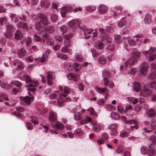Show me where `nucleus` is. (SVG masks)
Here are the masks:
<instances>
[{
	"label": "nucleus",
	"mask_w": 156,
	"mask_h": 156,
	"mask_svg": "<svg viewBox=\"0 0 156 156\" xmlns=\"http://www.w3.org/2000/svg\"><path fill=\"white\" fill-rule=\"evenodd\" d=\"M38 17L40 20L39 22L36 23V30L39 34L43 32L44 30L49 33H52L54 31V29L52 26H49L46 28H44L45 26L48 24L46 16L43 14H39L38 15Z\"/></svg>",
	"instance_id": "1"
},
{
	"label": "nucleus",
	"mask_w": 156,
	"mask_h": 156,
	"mask_svg": "<svg viewBox=\"0 0 156 156\" xmlns=\"http://www.w3.org/2000/svg\"><path fill=\"white\" fill-rule=\"evenodd\" d=\"M59 88L60 90L64 93L60 94V97L58 100V105L59 106H61L63 105L65 98L67 94L69 92L70 89L66 86L64 87V89L62 87L59 86Z\"/></svg>",
	"instance_id": "2"
},
{
	"label": "nucleus",
	"mask_w": 156,
	"mask_h": 156,
	"mask_svg": "<svg viewBox=\"0 0 156 156\" xmlns=\"http://www.w3.org/2000/svg\"><path fill=\"white\" fill-rule=\"evenodd\" d=\"M118 127V125L116 123H112L108 125V129L110 130V134L112 137H114L117 135Z\"/></svg>",
	"instance_id": "3"
},
{
	"label": "nucleus",
	"mask_w": 156,
	"mask_h": 156,
	"mask_svg": "<svg viewBox=\"0 0 156 156\" xmlns=\"http://www.w3.org/2000/svg\"><path fill=\"white\" fill-rule=\"evenodd\" d=\"M39 84V82L37 81H32L28 85V94L29 95L34 94V92L36 91V87H37Z\"/></svg>",
	"instance_id": "4"
},
{
	"label": "nucleus",
	"mask_w": 156,
	"mask_h": 156,
	"mask_svg": "<svg viewBox=\"0 0 156 156\" xmlns=\"http://www.w3.org/2000/svg\"><path fill=\"white\" fill-rule=\"evenodd\" d=\"M147 84H146L143 87L142 90H141L139 93L140 96L148 97L150 96L152 94V91L149 87H147Z\"/></svg>",
	"instance_id": "5"
},
{
	"label": "nucleus",
	"mask_w": 156,
	"mask_h": 156,
	"mask_svg": "<svg viewBox=\"0 0 156 156\" xmlns=\"http://www.w3.org/2000/svg\"><path fill=\"white\" fill-rule=\"evenodd\" d=\"M149 67L147 62H143L141 64L140 67V72L142 74L146 75L147 73V69Z\"/></svg>",
	"instance_id": "6"
},
{
	"label": "nucleus",
	"mask_w": 156,
	"mask_h": 156,
	"mask_svg": "<svg viewBox=\"0 0 156 156\" xmlns=\"http://www.w3.org/2000/svg\"><path fill=\"white\" fill-rule=\"evenodd\" d=\"M47 77L48 84V85H52L53 83V80L55 77V73L51 72H48L47 73Z\"/></svg>",
	"instance_id": "7"
},
{
	"label": "nucleus",
	"mask_w": 156,
	"mask_h": 156,
	"mask_svg": "<svg viewBox=\"0 0 156 156\" xmlns=\"http://www.w3.org/2000/svg\"><path fill=\"white\" fill-rule=\"evenodd\" d=\"M13 65L17 67L16 69L17 70H21L23 69V64L19 59L14 60L13 61Z\"/></svg>",
	"instance_id": "8"
},
{
	"label": "nucleus",
	"mask_w": 156,
	"mask_h": 156,
	"mask_svg": "<svg viewBox=\"0 0 156 156\" xmlns=\"http://www.w3.org/2000/svg\"><path fill=\"white\" fill-rule=\"evenodd\" d=\"M137 62L136 59H134L133 57H132L129 58L127 62L125 63V67H127L128 64L131 66L134 65Z\"/></svg>",
	"instance_id": "9"
},
{
	"label": "nucleus",
	"mask_w": 156,
	"mask_h": 156,
	"mask_svg": "<svg viewBox=\"0 0 156 156\" xmlns=\"http://www.w3.org/2000/svg\"><path fill=\"white\" fill-rule=\"evenodd\" d=\"M42 37L45 38L46 43L48 45H52L54 44L53 40L52 38H50L48 35L47 34H44L43 36Z\"/></svg>",
	"instance_id": "10"
},
{
	"label": "nucleus",
	"mask_w": 156,
	"mask_h": 156,
	"mask_svg": "<svg viewBox=\"0 0 156 156\" xmlns=\"http://www.w3.org/2000/svg\"><path fill=\"white\" fill-rule=\"evenodd\" d=\"M26 54V51L24 48H21L17 51V55L18 57L21 59L23 58Z\"/></svg>",
	"instance_id": "11"
},
{
	"label": "nucleus",
	"mask_w": 156,
	"mask_h": 156,
	"mask_svg": "<svg viewBox=\"0 0 156 156\" xmlns=\"http://www.w3.org/2000/svg\"><path fill=\"white\" fill-rule=\"evenodd\" d=\"M57 116L56 113L54 112H51L49 114V119L51 122L55 121L57 119Z\"/></svg>",
	"instance_id": "12"
},
{
	"label": "nucleus",
	"mask_w": 156,
	"mask_h": 156,
	"mask_svg": "<svg viewBox=\"0 0 156 156\" xmlns=\"http://www.w3.org/2000/svg\"><path fill=\"white\" fill-rule=\"evenodd\" d=\"M99 31L101 33V36H102V37H104L106 32H113V30L112 28L109 27H108L106 28V30H105L102 28H100L99 29Z\"/></svg>",
	"instance_id": "13"
},
{
	"label": "nucleus",
	"mask_w": 156,
	"mask_h": 156,
	"mask_svg": "<svg viewBox=\"0 0 156 156\" xmlns=\"http://www.w3.org/2000/svg\"><path fill=\"white\" fill-rule=\"evenodd\" d=\"M20 100L22 103L27 105H30L31 100V98L29 96H26L23 98L20 97Z\"/></svg>",
	"instance_id": "14"
},
{
	"label": "nucleus",
	"mask_w": 156,
	"mask_h": 156,
	"mask_svg": "<svg viewBox=\"0 0 156 156\" xmlns=\"http://www.w3.org/2000/svg\"><path fill=\"white\" fill-rule=\"evenodd\" d=\"M81 22V20L79 19L73 20L70 21L68 23L69 27L73 28L76 24H79Z\"/></svg>",
	"instance_id": "15"
},
{
	"label": "nucleus",
	"mask_w": 156,
	"mask_h": 156,
	"mask_svg": "<svg viewBox=\"0 0 156 156\" xmlns=\"http://www.w3.org/2000/svg\"><path fill=\"white\" fill-rule=\"evenodd\" d=\"M23 36V34L19 30H17L15 32L14 38L16 40H19L22 39Z\"/></svg>",
	"instance_id": "16"
},
{
	"label": "nucleus",
	"mask_w": 156,
	"mask_h": 156,
	"mask_svg": "<svg viewBox=\"0 0 156 156\" xmlns=\"http://www.w3.org/2000/svg\"><path fill=\"white\" fill-rule=\"evenodd\" d=\"M156 51V48L154 47H151L147 51H142L144 55H146L147 54H152Z\"/></svg>",
	"instance_id": "17"
},
{
	"label": "nucleus",
	"mask_w": 156,
	"mask_h": 156,
	"mask_svg": "<svg viewBox=\"0 0 156 156\" xmlns=\"http://www.w3.org/2000/svg\"><path fill=\"white\" fill-rule=\"evenodd\" d=\"M93 124V129L95 132H99L101 129V128L97 123L95 122H92Z\"/></svg>",
	"instance_id": "18"
},
{
	"label": "nucleus",
	"mask_w": 156,
	"mask_h": 156,
	"mask_svg": "<svg viewBox=\"0 0 156 156\" xmlns=\"http://www.w3.org/2000/svg\"><path fill=\"white\" fill-rule=\"evenodd\" d=\"M52 127L56 130L63 129L64 128V126L62 123L57 121L55 122V125L52 126Z\"/></svg>",
	"instance_id": "19"
},
{
	"label": "nucleus",
	"mask_w": 156,
	"mask_h": 156,
	"mask_svg": "<svg viewBox=\"0 0 156 156\" xmlns=\"http://www.w3.org/2000/svg\"><path fill=\"white\" fill-rule=\"evenodd\" d=\"M98 10L99 13L102 14L105 13L106 12L107 8L105 5H101L98 7Z\"/></svg>",
	"instance_id": "20"
},
{
	"label": "nucleus",
	"mask_w": 156,
	"mask_h": 156,
	"mask_svg": "<svg viewBox=\"0 0 156 156\" xmlns=\"http://www.w3.org/2000/svg\"><path fill=\"white\" fill-rule=\"evenodd\" d=\"M67 77L69 80H73L75 81H77L78 79L76 74L75 73H70L67 75Z\"/></svg>",
	"instance_id": "21"
},
{
	"label": "nucleus",
	"mask_w": 156,
	"mask_h": 156,
	"mask_svg": "<svg viewBox=\"0 0 156 156\" xmlns=\"http://www.w3.org/2000/svg\"><path fill=\"white\" fill-rule=\"evenodd\" d=\"M126 100L129 101V102L130 104H132L134 105L138 102V99L133 97H128L126 98Z\"/></svg>",
	"instance_id": "22"
},
{
	"label": "nucleus",
	"mask_w": 156,
	"mask_h": 156,
	"mask_svg": "<svg viewBox=\"0 0 156 156\" xmlns=\"http://www.w3.org/2000/svg\"><path fill=\"white\" fill-rule=\"evenodd\" d=\"M152 144H150L148 147L149 148L148 150L147 153L149 156H153L155 153V149L151 147Z\"/></svg>",
	"instance_id": "23"
},
{
	"label": "nucleus",
	"mask_w": 156,
	"mask_h": 156,
	"mask_svg": "<svg viewBox=\"0 0 156 156\" xmlns=\"http://www.w3.org/2000/svg\"><path fill=\"white\" fill-rule=\"evenodd\" d=\"M80 28L83 30L84 32V34L85 35H87V34H90L93 32L94 30L91 28H86L85 27H80Z\"/></svg>",
	"instance_id": "24"
},
{
	"label": "nucleus",
	"mask_w": 156,
	"mask_h": 156,
	"mask_svg": "<svg viewBox=\"0 0 156 156\" xmlns=\"http://www.w3.org/2000/svg\"><path fill=\"white\" fill-rule=\"evenodd\" d=\"M48 57L46 55L43 54L42 56V58H35V60L36 61L40 62H44L47 60Z\"/></svg>",
	"instance_id": "25"
},
{
	"label": "nucleus",
	"mask_w": 156,
	"mask_h": 156,
	"mask_svg": "<svg viewBox=\"0 0 156 156\" xmlns=\"http://www.w3.org/2000/svg\"><path fill=\"white\" fill-rule=\"evenodd\" d=\"M148 116L153 118L155 115V113L154 110L152 108H150L147 110L146 112Z\"/></svg>",
	"instance_id": "26"
},
{
	"label": "nucleus",
	"mask_w": 156,
	"mask_h": 156,
	"mask_svg": "<svg viewBox=\"0 0 156 156\" xmlns=\"http://www.w3.org/2000/svg\"><path fill=\"white\" fill-rule=\"evenodd\" d=\"M41 6L43 7L48 8L50 5L49 1L45 0H42L41 2Z\"/></svg>",
	"instance_id": "27"
},
{
	"label": "nucleus",
	"mask_w": 156,
	"mask_h": 156,
	"mask_svg": "<svg viewBox=\"0 0 156 156\" xmlns=\"http://www.w3.org/2000/svg\"><path fill=\"white\" fill-rule=\"evenodd\" d=\"M95 89L100 94L104 93L108 91L107 89L105 88H100L97 86L95 87Z\"/></svg>",
	"instance_id": "28"
},
{
	"label": "nucleus",
	"mask_w": 156,
	"mask_h": 156,
	"mask_svg": "<svg viewBox=\"0 0 156 156\" xmlns=\"http://www.w3.org/2000/svg\"><path fill=\"white\" fill-rule=\"evenodd\" d=\"M74 118L76 121H78L82 118V115L80 112H75L74 114Z\"/></svg>",
	"instance_id": "29"
},
{
	"label": "nucleus",
	"mask_w": 156,
	"mask_h": 156,
	"mask_svg": "<svg viewBox=\"0 0 156 156\" xmlns=\"http://www.w3.org/2000/svg\"><path fill=\"white\" fill-rule=\"evenodd\" d=\"M151 21V17L149 14H147L144 19V22L146 23H149Z\"/></svg>",
	"instance_id": "30"
},
{
	"label": "nucleus",
	"mask_w": 156,
	"mask_h": 156,
	"mask_svg": "<svg viewBox=\"0 0 156 156\" xmlns=\"http://www.w3.org/2000/svg\"><path fill=\"white\" fill-rule=\"evenodd\" d=\"M87 110L88 112H90V114L92 115H95L96 116H98V114L94 111V108L90 107Z\"/></svg>",
	"instance_id": "31"
},
{
	"label": "nucleus",
	"mask_w": 156,
	"mask_h": 156,
	"mask_svg": "<svg viewBox=\"0 0 156 156\" xmlns=\"http://www.w3.org/2000/svg\"><path fill=\"white\" fill-rule=\"evenodd\" d=\"M111 115L112 118L115 119H118L120 118V116L118 113L116 112H112Z\"/></svg>",
	"instance_id": "32"
},
{
	"label": "nucleus",
	"mask_w": 156,
	"mask_h": 156,
	"mask_svg": "<svg viewBox=\"0 0 156 156\" xmlns=\"http://www.w3.org/2000/svg\"><path fill=\"white\" fill-rule=\"evenodd\" d=\"M42 38V39H41V37L38 36L36 34H35L34 35V40L38 42H41L43 41V42H45V38L43 37Z\"/></svg>",
	"instance_id": "33"
},
{
	"label": "nucleus",
	"mask_w": 156,
	"mask_h": 156,
	"mask_svg": "<svg viewBox=\"0 0 156 156\" xmlns=\"http://www.w3.org/2000/svg\"><path fill=\"white\" fill-rule=\"evenodd\" d=\"M67 9L66 7H63L61 11V14L62 17H66V14L67 13Z\"/></svg>",
	"instance_id": "34"
},
{
	"label": "nucleus",
	"mask_w": 156,
	"mask_h": 156,
	"mask_svg": "<svg viewBox=\"0 0 156 156\" xmlns=\"http://www.w3.org/2000/svg\"><path fill=\"white\" fill-rule=\"evenodd\" d=\"M103 76L104 78H106L111 76L110 72L107 70H104L103 72Z\"/></svg>",
	"instance_id": "35"
},
{
	"label": "nucleus",
	"mask_w": 156,
	"mask_h": 156,
	"mask_svg": "<svg viewBox=\"0 0 156 156\" xmlns=\"http://www.w3.org/2000/svg\"><path fill=\"white\" fill-rule=\"evenodd\" d=\"M140 89V84L138 83H135L134 84L133 89L136 92H139Z\"/></svg>",
	"instance_id": "36"
},
{
	"label": "nucleus",
	"mask_w": 156,
	"mask_h": 156,
	"mask_svg": "<svg viewBox=\"0 0 156 156\" xmlns=\"http://www.w3.org/2000/svg\"><path fill=\"white\" fill-rule=\"evenodd\" d=\"M151 72L148 76V79L151 80L156 79V73L153 71Z\"/></svg>",
	"instance_id": "37"
},
{
	"label": "nucleus",
	"mask_w": 156,
	"mask_h": 156,
	"mask_svg": "<svg viewBox=\"0 0 156 156\" xmlns=\"http://www.w3.org/2000/svg\"><path fill=\"white\" fill-rule=\"evenodd\" d=\"M17 26L19 27L28 29V27L27 24L22 22L18 23Z\"/></svg>",
	"instance_id": "38"
},
{
	"label": "nucleus",
	"mask_w": 156,
	"mask_h": 156,
	"mask_svg": "<svg viewBox=\"0 0 156 156\" xmlns=\"http://www.w3.org/2000/svg\"><path fill=\"white\" fill-rule=\"evenodd\" d=\"M74 134L76 136H80L83 134V132L80 129H78L75 130Z\"/></svg>",
	"instance_id": "39"
},
{
	"label": "nucleus",
	"mask_w": 156,
	"mask_h": 156,
	"mask_svg": "<svg viewBox=\"0 0 156 156\" xmlns=\"http://www.w3.org/2000/svg\"><path fill=\"white\" fill-rule=\"evenodd\" d=\"M82 67V66H81L78 63H74V68L76 71H77L80 70L81 69Z\"/></svg>",
	"instance_id": "40"
},
{
	"label": "nucleus",
	"mask_w": 156,
	"mask_h": 156,
	"mask_svg": "<svg viewBox=\"0 0 156 156\" xmlns=\"http://www.w3.org/2000/svg\"><path fill=\"white\" fill-rule=\"evenodd\" d=\"M148 87H150L151 88H156V81L154 80L151 82L149 85L147 84Z\"/></svg>",
	"instance_id": "41"
},
{
	"label": "nucleus",
	"mask_w": 156,
	"mask_h": 156,
	"mask_svg": "<svg viewBox=\"0 0 156 156\" xmlns=\"http://www.w3.org/2000/svg\"><path fill=\"white\" fill-rule=\"evenodd\" d=\"M65 66L67 67L69 70H72L74 69V64L72 65L70 63H65Z\"/></svg>",
	"instance_id": "42"
},
{
	"label": "nucleus",
	"mask_w": 156,
	"mask_h": 156,
	"mask_svg": "<svg viewBox=\"0 0 156 156\" xmlns=\"http://www.w3.org/2000/svg\"><path fill=\"white\" fill-rule=\"evenodd\" d=\"M124 150V147L121 145H119L117 148L116 152L118 154L122 153Z\"/></svg>",
	"instance_id": "43"
},
{
	"label": "nucleus",
	"mask_w": 156,
	"mask_h": 156,
	"mask_svg": "<svg viewBox=\"0 0 156 156\" xmlns=\"http://www.w3.org/2000/svg\"><path fill=\"white\" fill-rule=\"evenodd\" d=\"M96 9V8L94 6H88L86 7V9L88 11L92 12L95 11Z\"/></svg>",
	"instance_id": "44"
},
{
	"label": "nucleus",
	"mask_w": 156,
	"mask_h": 156,
	"mask_svg": "<svg viewBox=\"0 0 156 156\" xmlns=\"http://www.w3.org/2000/svg\"><path fill=\"white\" fill-rule=\"evenodd\" d=\"M140 151L142 154L144 155L146 154L148 151L147 148L145 146L142 147L141 148Z\"/></svg>",
	"instance_id": "45"
},
{
	"label": "nucleus",
	"mask_w": 156,
	"mask_h": 156,
	"mask_svg": "<svg viewBox=\"0 0 156 156\" xmlns=\"http://www.w3.org/2000/svg\"><path fill=\"white\" fill-rule=\"evenodd\" d=\"M99 62L101 64H104L106 62V59L103 57H101L98 58Z\"/></svg>",
	"instance_id": "46"
},
{
	"label": "nucleus",
	"mask_w": 156,
	"mask_h": 156,
	"mask_svg": "<svg viewBox=\"0 0 156 156\" xmlns=\"http://www.w3.org/2000/svg\"><path fill=\"white\" fill-rule=\"evenodd\" d=\"M8 31L10 32H13L15 29V27L12 25H8L7 27Z\"/></svg>",
	"instance_id": "47"
},
{
	"label": "nucleus",
	"mask_w": 156,
	"mask_h": 156,
	"mask_svg": "<svg viewBox=\"0 0 156 156\" xmlns=\"http://www.w3.org/2000/svg\"><path fill=\"white\" fill-rule=\"evenodd\" d=\"M132 57H133L134 59H136L137 61V59H139L140 57V54L137 52H134Z\"/></svg>",
	"instance_id": "48"
},
{
	"label": "nucleus",
	"mask_w": 156,
	"mask_h": 156,
	"mask_svg": "<svg viewBox=\"0 0 156 156\" xmlns=\"http://www.w3.org/2000/svg\"><path fill=\"white\" fill-rule=\"evenodd\" d=\"M108 134L106 133H104L102 135L101 140H102L106 141L108 140Z\"/></svg>",
	"instance_id": "49"
},
{
	"label": "nucleus",
	"mask_w": 156,
	"mask_h": 156,
	"mask_svg": "<svg viewBox=\"0 0 156 156\" xmlns=\"http://www.w3.org/2000/svg\"><path fill=\"white\" fill-rule=\"evenodd\" d=\"M137 71L136 68H133L130 69L128 72V74L129 75H133Z\"/></svg>",
	"instance_id": "50"
},
{
	"label": "nucleus",
	"mask_w": 156,
	"mask_h": 156,
	"mask_svg": "<svg viewBox=\"0 0 156 156\" xmlns=\"http://www.w3.org/2000/svg\"><path fill=\"white\" fill-rule=\"evenodd\" d=\"M60 30L62 32V34L63 35L65 32H66L68 29L67 27L65 25H62L60 27Z\"/></svg>",
	"instance_id": "51"
},
{
	"label": "nucleus",
	"mask_w": 156,
	"mask_h": 156,
	"mask_svg": "<svg viewBox=\"0 0 156 156\" xmlns=\"http://www.w3.org/2000/svg\"><path fill=\"white\" fill-rule=\"evenodd\" d=\"M11 18L13 22H16L18 20V18L15 14H11Z\"/></svg>",
	"instance_id": "52"
},
{
	"label": "nucleus",
	"mask_w": 156,
	"mask_h": 156,
	"mask_svg": "<svg viewBox=\"0 0 156 156\" xmlns=\"http://www.w3.org/2000/svg\"><path fill=\"white\" fill-rule=\"evenodd\" d=\"M0 86L3 88H9L11 86L10 85H5V83L0 81Z\"/></svg>",
	"instance_id": "53"
},
{
	"label": "nucleus",
	"mask_w": 156,
	"mask_h": 156,
	"mask_svg": "<svg viewBox=\"0 0 156 156\" xmlns=\"http://www.w3.org/2000/svg\"><path fill=\"white\" fill-rule=\"evenodd\" d=\"M2 99H4L5 100H9L8 97L5 94L0 95V101H3Z\"/></svg>",
	"instance_id": "54"
},
{
	"label": "nucleus",
	"mask_w": 156,
	"mask_h": 156,
	"mask_svg": "<svg viewBox=\"0 0 156 156\" xmlns=\"http://www.w3.org/2000/svg\"><path fill=\"white\" fill-rule=\"evenodd\" d=\"M115 41L117 43H120L121 42V37L119 35H117L115 37Z\"/></svg>",
	"instance_id": "55"
},
{
	"label": "nucleus",
	"mask_w": 156,
	"mask_h": 156,
	"mask_svg": "<svg viewBox=\"0 0 156 156\" xmlns=\"http://www.w3.org/2000/svg\"><path fill=\"white\" fill-rule=\"evenodd\" d=\"M156 59V54H154L151 55L148 58V60L149 62L153 61Z\"/></svg>",
	"instance_id": "56"
},
{
	"label": "nucleus",
	"mask_w": 156,
	"mask_h": 156,
	"mask_svg": "<svg viewBox=\"0 0 156 156\" xmlns=\"http://www.w3.org/2000/svg\"><path fill=\"white\" fill-rule=\"evenodd\" d=\"M5 36L7 38H10L13 36L11 32L8 31L5 34Z\"/></svg>",
	"instance_id": "57"
},
{
	"label": "nucleus",
	"mask_w": 156,
	"mask_h": 156,
	"mask_svg": "<svg viewBox=\"0 0 156 156\" xmlns=\"http://www.w3.org/2000/svg\"><path fill=\"white\" fill-rule=\"evenodd\" d=\"M151 71H156V64L153 63L151 64Z\"/></svg>",
	"instance_id": "58"
},
{
	"label": "nucleus",
	"mask_w": 156,
	"mask_h": 156,
	"mask_svg": "<svg viewBox=\"0 0 156 156\" xmlns=\"http://www.w3.org/2000/svg\"><path fill=\"white\" fill-rule=\"evenodd\" d=\"M64 38L66 39H69L71 38L73 36V34H68L65 35H63Z\"/></svg>",
	"instance_id": "59"
},
{
	"label": "nucleus",
	"mask_w": 156,
	"mask_h": 156,
	"mask_svg": "<svg viewBox=\"0 0 156 156\" xmlns=\"http://www.w3.org/2000/svg\"><path fill=\"white\" fill-rule=\"evenodd\" d=\"M96 47L99 49H101L103 47V44L101 42L98 43L96 44Z\"/></svg>",
	"instance_id": "60"
},
{
	"label": "nucleus",
	"mask_w": 156,
	"mask_h": 156,
	"mask_svg": "<svg viewBox=\"0 0 156 156\" xmlns=\"http://www.w3.org/2000/svg\"><path fill=\"white\" fill-rule=\"evenodd\" d=\"M117 111L119 112L122 113L124 112V109L122 106L119 105L118 106Z\"/></svg>",
	"instance_id": "61"
},
{
	"label": "nucleus",
	"mask_w": 156,
	"mask_h": 156,
	"mask_svg": "<svg viewBox=\"0 0 156 156\" xmlns=\"http://www.w3.org/2000/svg\"><path fill=\"white\" fill-rule=\"evenodd\" d=\"M76 59L79 62H81L83 60V58L82 56L80 55H78L76 57Z\"/></svg>",
	"instance_id": "62"
},
{
	"label": "nucleus",
	"mask_w": 156,
	"mask_h": 156,
	"mask_svg": "<svg viewBox=\"0 0 156 156\" xmlns=\"http://www.w3.org/2000/svg\"><path fill=\"white\" fill-rule=\"evenodd\" d=\"M26 79V82L27 83H30L32 81L31 80V78L28 75H27L25 76Z\"/></svg>",
	"instance_id": "63"
},
{
	"label": "nucleus",
	"mask_w": 156,
	"mask_h": 156,
	"mask_svg": "<svg viewBox=\"0 0 156 156\" xmlns=\"http://www.w3.org/2000/svg\"><path fill=\"white\" fill-rule=\"evenodd\" d=\"M149 140L153 143H155L156 142V136H151L150 137Z\"/></svg>",
	"instance_id": "64"
}]
</instances>
